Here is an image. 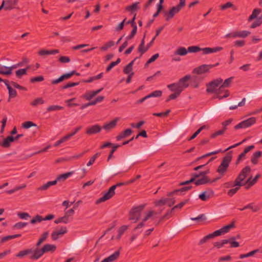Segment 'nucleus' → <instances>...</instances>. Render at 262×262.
<instances>
[{"instance_id": "obj_47", "label": "nucleus", "mask_w": 262, "mask_h": 262, "mask_svg": "<svg viewBox=\"0 0 262 262\" xmlns=\"http://www.w3.org/2000/svg\"><path fill=\"white\" fill-rule=\"evenodd\" d=\"M139 4V2L135 3L133 4L132 5L128 6L126 8V9L128 10L132 11H135L138 8Z\"/></svg>"}, {"instance_id": "obj_43", "label": "nucleus", "mask_w": 262, "mask_h": 262, "mask_svg": "<svg viewBox=\"0 0 262 262\" xmlns=\"http://www.w3.org/2000/svg\"><path fill=\"white\" fill-rule=\"evenodd\" d=\"M54 222L56 224H58L60 223H63L64 224H67L68 223V219L67 217V216L64 215L63 217H60L57 220H56Z\"/></svg>"}, {"instance_id": "obj_17", "label": "nucleus", "mask_w": 262, "mask_h": 262, "mask_svg": "<svg viewBox=\"0 0 262 262\" xmlns=\"http://www.w3.org/2000/svg\"><path fill=\"white\" fill-rule=\"evenodd\" d=\"M5 1V9L10 10L14 8V6L17 4L18 0H4Z\"/></svg>"}, {"instance_id": "obj_30", "label": "nucleus", "mask_w": 262, "mask_h": 262, "mask_svg": "<svg viewBox=\"0 0 262 262\" xmlns=\"http://www.w3.org/2000/svg\"><path fill=\"white\" fill-rule=\"evenodd\" d=\"M0 74L5 75H9L11 74V72L8 67L2 66L0 64Z\"/></svg>"}, {"instance_id": "obj_14", "label": "nucleus", "mask_w": 262, "mask_h": 262, "mask_svg": "<svg viewBox=\"0 0 262 262\" xmlns=\"http://www.w3.org/2000/svg\"><path fill=\"white\" fill-rule=\"evenodd\" d=\"M209 173V170L208 169L204 171L200 172L198 174H194L193 175V178H192L189 181H186L182 182V183H181V185H187V184H189L190 183L194 181L198 178H199L200 177H207L206 174Z\"/></svg>"}, {"instance_id": "obj_11", "label": "nucleus", "mask_w": 262, "mask_h": 262, "mask_svg": "<svg viewBox=\"0 0 262 262\" xmlns=\"http://www.w3.org/2000/svg\"><path fill=\"white\" fill-rule=\"evenodd\" d=\"M80 128H81V127H78L76 128L73 132L67 135L66 136L62 137L61 139H60L59 140L56 142L54 143V146H56V147L58 146L60 144H61L63 142L69 140L71 137L75 135L80 129Z\"/></svg>"}, {"instance_id": "obj_13", "label": "nucleus", "mask_w": 262, "mask_h": 262, "mask_svg": "<svg viewBox=\"0 0 262 262\" xmlns=\"http://www.w3.org/2000/svg\"><path fill=\"white\" fill-rule=\"evenodd\" d=\"M67 230L66 227H61L60 229H56L52 233V237L53 239L56 240L59 236L67 233Z\"/></svg>"}, {"instance_id": "obj_58", "label": "nucleus", "mask_w": 262, "mask_h": 262, "mask_svg": "<svg viewBox=\"0 0 262 262\" xmlns=\"http://www.w3.org/2000/svg\"><path fill=\"white\" fill-rule=\"evenodd\" d=\"M99 154L97 153L93 157H92L91 158L90 161L87 163V166H90L91 165H92L94 163V162H95L97 157L99 156Z\"/></svg>"}, {"instance_id": "obj_4", "label": "nucleus", "mask_w": 262, "mask_h": 262, "mask_svg": "<svg viewBox=\"0 0 262 262\" xmlns=\"http://www.w3.org/2000/svg\"><path fill=\"white\" fill-rule=\"evenodd\" d=\"M251 171V168L249 166H246L243 168L238 175V177L234 182V186H242L245 185L243 181L248 176Z\"/></svg>"}, {"instance_id": "obj_34", "label": "nucleus", "mask_w": 262, "mask_h": 262, "mask_svg": "<svg viewBox=\"0 0 262 262\" xmlns=\"http://www.w3.org/2000/svg\"><path fill=\"white\" fill-rule=\"evenodd\" d=\"M73 173H74V171H72L60 174L57 177V180H58V181L65 180L66 179L68 178L69 177L72 176L73 174Z\"/></svg>"}, {"instance_id": "obj_52", "label": "nucleus", "mask_w": 262, "mask_h": 262, "mask_svg": "<svg viewBox=\"0 0 262 262\" xmlns=\"http://www.w3.org/2000/svg\"><path fill=\"white\" fill-rule=\"evenodd\" d=\"M43 103H44V100L41 98H38L36 99L34 101H33L31 103V104L33 106H36L39 104H43Z\"/></svg>"}, {"instance_id": "obj_29", "label": "nucleus", "mask_w": 262, "mask_h": 262, "mask_svg": "<svg viewBox=\"0 0 262 262\" xmlns=\"http://www.w3.org/2000/svg\"><path fill=\"white\" fill-rule=\"evenodd\" d=\"M101 127L97 125H94L89 128L87 130V133L89 134H93L99 133L101 130Z\"/></svg>"}, {"instance_id": "obj_28", "label": "nucleus", "mask_w": 262, "mask_h": 262, "mask_svg": "<svg viewBox=\"0 0 262 262\" xmlns=\"http://www.w3.org/2000/svg\"><path fill=\"white\" fill-rule=\"evenodd\" d=\"M4 83H5V85H6L8 91H9V94L10 97H14L16 96V91L15 90H13L11 86L8 83V81H4Z\"/></svg>"}, {"instance_id": "obj_63", "label": "nucleus", "mask_w": 262, "mask_h": 262, "mask_svg": "<svg viewBox=\"0 0 262 262\" xmlns=\"http://www.w3.org/2000/svg\"><path fill=\"white\" fill-rule=\"evenodd\" d=\"M241 186H236L235 188L230 189L228 192V195L230 196H232L234 194H235L239 189Z\"/></svg>"}, {"instance_id": "obj_53", "label": "nucleus", "mask_w": 262, "mask_h": 262, "mask_svg": "<svg viewBox=\"0 0 262 262\" xmlns=\"http://www.w3.org/2000/svg\"><path fill=\"white\" fill-rule=\"evenodd\" d=\"M43 220V218L40 215H36L34 219L31 221L32 224H35L36 222H40Z\"/></svg>"}, {"instance_id": "obj_61", "label": "nucleus", "mask_w": 262, "mask_h": 262, "mask_svg": "<svg viewBox=\"0 0 262 262\" xmlns=\"http://www.w3.org/2000/svg\"><path fill=\"white\" fill-rule=\"evenodd\" d=\"M27 225V223L19 222L14 225V227L16 229H21L25 227Z\"/></svg>"}, {"instance_id": "obj_1", "label": "nucleus", "mask_w": 262, "mask_h": 262, "mask_svg": "<svg viewBox=\"0 0 262 262\" xmlns=\"http://www.w3.org/2000/svg\"><path fill=\"white\" fill-rule=\"evenodd\" d=\"M222 81L223 79L220 78L212 80L207 85V91L216 95L219 99H222L223 97L220 96L224 92L222 86Z\"/></svg>"}, {"instance_id": "obj_18", "label": "nucleus", "mask_w": 262, "mask_h": 262, "mask_svg": "<svg viewBox=\"0 0 262 262\" xmlns=\"http://www.w3.org/2000/svg\"><path fill=\"white\" fill-rule=\"evenodd\" d=\"M193 182L196 185H203L210 182V180L208 177H200L196 178Z\"/></svg>"}, {"instance_id": "obj_23", "label": "nucleus", "mask_w": 262, "mask_h": 262, "mask_svg": "<svg viewBox=\"0 0 262 262\" xmlns=\"http://www.w3.org/2000/svg\"><path fill=\"white\" fill-rule=\"evenodd\" d=\"M119 255V252L116 251L108 257L104 258L101 262H113L117 259Z\"/></svg>"}, {"instance_id": "obj_49", "label": "nucleus", "mask_w": 262, "mask_h": 262, "mask_svg": "<svg viewBox=\"0 0 262 262\" xmlns=\"http://www.w3.org/2000/svg\"><path fill=\"white\" fill-rule=\"evenodd\" d=\"M257 251H258L257 250H253L247 254H242L240 255V258L243 259V258H246L248 257L253 256L255 253H256L257 252Z\"/></svg>"}, {"instance_id": "obj_21", "label": "nucleus", "mask_w": 262, "mask_h": 262, "mask_svg": "<svg viewBox=\"0 0 262 262\" xmlns=\"http://www.w3.org/2000/svg\"><path fill=\"white\" fill-rule=\"evenodd\" d=\"M223 50V48L221 47H217L215 48H205L202 49V51H203L204 54H208L212 53H215L219 51H220Z\"/></svg>"}, {"instance_id": "obj_64", "label": "nucleus", "mask_w": 262, "mask_h": 262, "mask_svg": "<svg viewBox=\"0 0 262 262\" xmlns=\"http://www.w3.org/2000/svg\"><path fill=\"white\" fill-rule=\"evenodd\" d=\"M36 126V124H34L32 122L27 121L23 124L24 127L26 128H29L32 126Z\"/></svg>"}, {"instance_id": "obj_15", "label": "nucleus", "mask_w": 262, "mask_h": 262, "mask_svg": "<svg viewBox=\"0 0 262 262\" xmlns=\"http://www.w3.org/2000/svg\"><path fill=\"white\" fill-rule=\"evenodd\" d=\"M76 73L75 71H72L69 73H66L62 75L59 78L56 79L52 80L51 82L53 84H57L63 81L64 79H67L70 78L72 76L75 74Z\"/></svg>"}, {"instance_id": "obj_59", "label": "nucleus", "mask_w": 262, "mask_h": 262, "mask_svg": "<svg viewBox=\"0 0 262 262\" xmlns=\"http://www.w3.org/2000/svg\"><path fill=\"white\" fill-rule=\"evenodd\" d=\"M62 108H63L62 107L58 106V105H51L47 108V110L48 111H56L57 110H61V109H62Z\"/></svg>"}, {"instance_id": "obj_2", "label": "nucleus", "mask_w": 262, "mask_h": 262, "mask_svg": "<svg viewBox=\"0 0 262 262\" xmlns=\"http://www.w3.org/2000/svg\"><path fill=\"white\" fill-rule=\"evenodd\" d=\"M217 64H202L195 68L192 71V73L195 75L193 76V78H195V80H203L204 74L208 72L210 69Z\"/></svg>"}, {"instance_id": "obj_5", "label": "nucleus", "mask_w": 262, "mask_h": 262, "mask_svg": "<svg viewBox=\"0 0 262 262\" xmlns=\"http://www.w3.org/2000/svg\"><path fill=\"white\" fill-rule=\"evenodd\" d=\"M56 246L53 245L46 244L42 248H35V251L33 257L39 259L45 253L49 251H54Z\"/></svg>"}, {"instance_id": "obj_26", "label": "nucleus", "mask_w": 262, "mask_h": 262, "mask_svg": "<svg viewBox=\"0 0 262 262\" xmlns=\"http://www.w3.org/2000/svg\"><path fill=\"white\" fill-rule=\"evenodd\" d=\"M14 138L12 136H8L4 140L3 142L1 144L2 146L5 147H8L10 146V143L13 142Z\"/></svg>"}, {"instance_id": "obj_16", "label": "nucleus", "mask_w": 262, "mask_h": 262, "mask_svg": "<svg viewBox=\"0 0 262 262\" xmlns=\"http://www.w3.org/2000/svg\"><path fill=\"white\" fill-rule=\"evenodd\" d=\"M161 95H162V92L161 91H155L153 92L152 93L149 94V95H147L146 96L144 97V98L140 99L138 101V103H141L148 98H150L151 97H158L161 96Z\"/></svg>"}, {"instance_id": "obj_3", "label": "nucleus", "mask_w": 262, "mask_h": 262, "mask_svg": "<svg viewBox=\"0 0 262 262\" xmlns=\"http://www.w3.org/2000/svg\"><path fill=\"white\" fill-rule=\"evenodd\" d=\"M190 78L191 76L189 75H187L181 78L178 82L169 84L167 87H174L181 93L184 89L189 86L188 81Z\"/></svg>"}, {"instance_id": "obj_39", "label": "nucleus", "mask_w": 262, "mask_h": 262, "mask_svg": "<svg viewBox=\"0 0 262 262\" xmlns=\"http://www.w3.org/2000/svg\"><path fill=\"white\" fill-rule=\"evenodd\" d=\"M234 226V224L233 223H231L229 225L225 226L221 228V230L222 231L223 234H225L229 232L230 229L233 228Z\"/></svg>"}, {"instance_id": "obj_19", "label": "nucleus", "mask_w": 262, "mask_h": 262, "mask_svg": "<svg viewBox=\"0 0 262 262\" xmlns=\"http://www.w3.org/2000/svg\"><path fill=\"white\" fill-rule=\"evenodd\" d=\"M181 9L177 6L173 7L168 12H165L167 15V19L172 18L175 14L178 13Z\"/></svg>"}, {"instance_id": "obj_41", "label": "nucleus", "mask_w": 262, "mask_h": 262, "mask_svg": "<svg viewBox=\"0 0 262 262\" xmlns=\"http://www.w3.org/2000/svg\"><path fill=\"white\" fill-rule=\"evenodd\" d=\"M190 220L192 221H194L197 222H199L201 221H205L206 220V217L205 215L203 214H200L196 217H191Z\"/></svg>"}, {"instance_id": "obj_48", "label": "nucleus", "mask_w": 262, "mask_h": 262, "mask_svg": "<svg viewBox=\"0 0 262 262\" xmlns=\"http://www.w3.org/2000/svg\"><path fill=\"white\" fill-rule=\"evenodd\" d=\"M27 74V69H19L16 71V75L17 77H20L23 75H26Z\"/></svg>"}, {"instance_id": "obj_20", "label": "nucleus", "mask_w": 262, "mask_h": 262, "mask_svg": "<svg viewBox=\"0 0 262 262\" xmlns=\"http://www.w3.org/2000/svg\"><path fill=\"white\" fill-rule=\"evenodd\" d=\"M120 120L119 118H116L113 121L105 124L103 126V128L106 130H110L113 128L116 125L117 122Z\"/></svg>"}, {"instance_id": "obj_57", "label": "nucleus", "mask_w": 262, "mask_h": 262, "mask_svg": "<svg viewBox=\"0 0 262 262\" xmlns=\"http://www.w3.org/2000/svg\"><path fill=\"white\" fill-rule=\"evenodd\" d=\"M250 34V32L247 31H239V37L245 38Z\"/></svg>"}, {"instance_id": "obj_45", "label": "nucleus", "mask_w": 262, "mask_h": 262, "mask_svg": "<svg viewBox=\"0 0 262 262\" xmlns=\"http://www.w3.org/2000/svg\"><path fill=\"white\" fill-rule=\"evenodd\" d=\"M232 77H230L225 80L224 82H222V86L223 90L227 87H228L231 82Z\"/></svg>"}, {"instance_id": "obj_46", "label": "nucleus", "mask_w": 262, "mask_h": 262, "mask_svg": "<svg viewBox=\"0 0 262 262\" xmlns=\"http://www.w3.org/2000/svg\"><path fill=\"white\" fill-rule=\"evenodd\" d=\"M200 50H202V49H201L199 47L196 46L189 47L187 50L188 52L190 53H195Z\"/></svg>"}, {"instance_id": "obj_32", "label": "nucleus", "mask_w": 262, "mask_h": 262, "mask_svg": "<svg viewBox=\"0 0 262 262\" xmlns=\"http://www.w3.org/2000/svg\"><path fill=\"white\" fill-rule=\"evenodd\" d=\"M212 193V191H204L201 193L199 197L202 201H206L210 196V194Z\"/></svg>"}, {"instance_id": "obj_33", "label": "nucleus", "mask_w": 262, "mask_h": 262, "mask_svg": "<svg viewBox=\"0 0 262 262\" xmlns=\"http://www.w3.org/2000/svg\"><path fill=\"white\" fill-rule=\"evenodd\" d=\"M176 192L175 191H173V192H169L167 195L169 197L168 198H167V202L166 203H167V204L169 206H172L173 204H174L175 203V201L172 198L173 195L174 194H175Z\"/></svg>"}, {"instance_id": "obj_27", "label": "nucleus", "mask_w": 262, "mask_h": 262, "mask_svg": "<svg viewBox=\"0 0 262 262\" xmlns=\"http://www.w3.org/2000/svg\"><path fill=\"white\" fill-rule=\"evenodd\" d=\"M188 53L187 50L184 47H180L178 48V49L174 52V55L176 56L177 55L180 56H184L186 55Z\"/></svg>"}, {"instance_id": "obj_60", "label": "nucleus", "mask_w": 262, "mask_h": 262, "mask_svg": "<svg viewBox=\"0 0 262 262\" xmlns=\"http://www.w3.org/2000/svg\"><path fill=\"white\" fill-rule=\"evenodd\" d=\"M261 17H259L252 24L251 27L252 28H255L256 27L259 26L261 24Z\"/></svg>"}, {"instance_id": "obj_51", "label": "nucleus", "mask_w": 262, "mask_h": 262, "mask_svg": "<svg viewBox=\"0 0 262 262\" xmlns=\"http://www.w3.org/2000/svg\"><path fill=\"white\" fill-rule=\"evenodd\" d=\"M137 31V26H134V27H133V29L130 33V34L126 37V40L131 39L134 36L135 34L136 33Z\"/></svg>"}, {"instance_id": "obj_44", "label": "nucleus", "mask_w": 262, "mask_h": 262, "mask_svg": "<svg viewBox=\"0 0 262 262\" xmlns=\"http://www.w3.org/2000/svg\"><path fill=\"white\" fill-rule=\"evenodd\" d=\"M229 240L228 239H224L222 241V242H216L214 243V246L218 248H221L224 245L226 244L229 243Z\"/></svg>"}, {"instance_id": "obj_10", "label": "nucleus", "mask_w": 262, "mask_h": 262, "mask_svg": "<svg viewBox=\"0 0 262 262\" xmlns=\"http://www.w3.org/2000/svg\"><path fill=\"white\" fill-rule=\"evenodd\" d=\"M35 249H27L25 250L20 251L18 253L16 256L19 258H23L28 254H30V258L33 260H36L37 258H34V255L35 254Z\"/></svg>"}, {"instance_id": "obj_56", "label": "nucleus", "mask_w": 262, "mask_h": 262, "mask_svg": "<svg viewBox=\"0 0 262 262\" xmlns=\"http://www.w3.org/2000/svg\"><path fill=\"white\" fill-rule=\"evenodd\" d=\"M114 45V42L113 41H111L106 43L105 45L101 47V50L103 51H106L107 50L108 48L111 47L112 46Z\"/></svg>"}, {"instance_id": "obj_40", "label": "nucleus", "mask_w": 262, "mask_h": 262, "mask_svg": "<svg viewBox=\"0 0 262 262\" xmlns=\"http://www.w3.org/2000/svg\"><path fill=\"white\" fill-rule=\"evenodd\" d=\"M260 10L259 9H254L253 11L252 14L249 17V20H251L256 18L258 16V15H259V14L260 13Z\"/></svg>"}, {"instance_id": "obj_55", "label": "nucleus", "mask_w": 262, "mask_h": 262, "mask_svg": "<svg viewBox=\"0 0 262 262\" xmlns=\"http://www.w3.org/2000/svg\"><path fill=\"white\" fill-rule=\"evenodd\" d=\"M167 202V199H162L161 200L156 201L155 202V205L157 206L164 205H165Z\"/></svg>"}, {"instance_id": "obj_22", "label": "nucleus", "mask_w": 262, "mask_h": 262, "mask_svg": "<svg viewBox=\"0 0 262 262\" xmlns=\"http://www.w3.org/2000/svg\"><path fill=\"white\" fill-rule=\"evenodd\" d=\"M119 255V252L116 251L108 257L104 258L101 262H113L117 259Z\"/></svg>"}, {"instance_id": "obj_36", "label": "nucleus", "mask_w": 262, "mask_h": 262, "mask_svg": "<svg viewBox=\"0 0 262 262\" xmlns=\"http://www.w3.org/2000/svg\"><path fill=\"white\" fill-rule=\"evenodd\" d=\"M261 151H257L254 153L251 158L252 163L254 164H256L257 163V159L261 156Z\"/></svg>"}, {"instance_id": "obj_37", "label": "nucleus", "mask_w": 262, "mask_h": 262, "mask_svg": "<svg viewBox=\"0 0 262 262\" xmlns=\"http://www.w3.org/2000/svg\"><path fill=\"white\" fill-rule=\"evenodd\" d=\"M58 52H59V50H51V51L42 50L39 52V54L41 55H43L55 54L56 53H58Z\"/></svg>"}, {"instance_id": "obj_7", "label": "nucleus", "mask_w": 262, "mask_h": 262, "mask_svg": "<svg viewBox=\"0 0 262 262\" xmlns=\"http://www.w3.org/2000/svg\"><path fill=\"white\" fill-rule=\"evenodd\" d=\"M155 214V212L153 210H150L148 211L145 212L142 218L141 219V223L138 225L136 229L143 227L146 222L152 219L154 215Z\"/></svg>"}, {"instance_id": "obj_35", "label": "nucleus", "mask_w": 262, "mask_h": 262, "mask_svg": "<svg viewBox=\"0 0 262 262\" xmlns=\"http://www.w3.org/2000/svg\"><path fill=\"white\" fill-rule=\"evenodd\" d=\"M96 95L95 94L94 91H88L83 96L87 100H91Z\"/></svg>"}, {"instance_id": "obj_50", "label": "nucleus", "mask_w": 262, "mask_h": 262, "mask_svg": "<svg viewBox=\"0 0 262 262\" xmlns=\"http://www.w3.org/2000/svg\"><path fill=\"white\" fill-rule=\"evenodd\" d=\"M128 228V226H122L119 230V234L117 236V238L118 239H119L120 238V236L122 234L124 233V232Z\"/></svg>"}, {"instance_id": "obj_62", "label": "nucleus", "mask_w": 262, "mask_h": 262, "mask_svg": "<svg viewBox=\"0 0 262 262\" xmlns=\"http://www.w3.org/2000/svg\"><path fill=\"white\" fill-rule=\"evenodd\" d=\"M159 56V54H156L153 55L147 62L146 65L155 61Z\"/></svg>"}, {"instance_id": "obj_12", "label": "nucleus", "mask_w": 262, "mask_h": 262, "mask_svg": "<svg viewBox=\"0 0 262 262\" xmlns=\"http://www.w3.org/2000/svg\"><path fill=\"white\" fill-rule=\"evenodd\" d=\"M229 160L226 158H224L219 166L217 171L222 176H223L227 170L229 166Z\"/></svg>"}, {"instance_id": "obj_8", "label": "nucleus", "mask_w": 262, "mask_h": 262, "mask_svg": "<svg viewBox=\"0 0 262 262\" xmlns=\"http://www.w3.org/2000/svg\"><path fill=\"white\" fill-rule=\"evenodd\" d=\"M255 122V118L254 117L250 118L238 123L235 126V129L246 128L250 127Z\"/></svg>"}, {"instance_id": "obj_31", "label": "nucleus", "mask_w": 262, "mask_h": 262, "mask_svg": "<svg viewBox=\"0 0 262 262\" xmlns=\"http://www.w3.org/2000/svg\"><path fill=\"white\" fill-rule=\"evenodd\" d=\"M132 133V129L128 128L122 132L120 135L117 137V140H120L122 138H125L130 135Z\"/></svg>"}, {"instance_id": "obj_6", "label": "nucleus", "mask_w": 262, "mask_h": 262, "mask_svg": "<svg viewBox=\"0 0 262 262\" xmlns=\"http://www.w3.org/2000/svg\"><path fill=\"white\" fill-rule=\"evenodd\" d=\"M144 207L145 205H141L133 208L129 212V219L133 221L135 223L137 222L139 220L140 212Z\"/></svg>"}, {"instance_id": "obj_54", "label": "nucleus", "mask_w": 262, "mask_h": 262, "mask_svg": "<svg viewBox=\"0 0 262 262\" xmlns=\"http://www.w3.org/2000/svg\"><path fill=\"white\" fill-rule=\"evenodd\" d=\"M149 47L150 46H148V45H147V47H145L144 46H142V45L140 44L138 48V51L141 54H143L145 52Z\"/></svg>"}, {"instance_id": "obj_24", "label": "nucleus", "mask_w": 262, "mask_h": 262, "mask_svg": "<svg viewBox=\"0 0 262 262\" xmlns=\"http://www.w3.org/2000/svg\"><path fill=\"white\" fill-rule=\"evenodd\" d=\"M168 88L171 91L173 92V93L171 94L169 96V98L168 99L167 101H168L170 99H176L181 94V92L180 91H179L178 90H177V89H176V88L174 87H168Z\"/></svg>"}, {"instance_id": "obj_9", "label": "nucleus", "mask_w": 262, "mask_h": 262, "mask_svg": "<svg viewBox=\"0 0 262 262\" xmlns=\"http://www.w3.org/2000/svg\"><path fill=\"white\" fill-rule=\"evenodd\" d=\"M116 188V186H112L108 190V191L106 192L103 196L100 198L99 200H98L96 202V203H99L102 202H104L110 198H111L115 194V190Z\"/></svg>"}, {"instance_id": "obj_38", "label": "nucleus", "mask_w": 262, "mask_h": 262, "mask_svg": "<svg viewBox=\"0 0 262 262\" xmlns=\"http://www.w3.org/2000/svg\"><path fill=\"white\" fill-rule=\"evenodd\" d=\"M254 148V145H250L248 146L247 148H245V150L243 152H242L238 157V160H241L243 158H244L245 156V155L249 152L250 150L253 149Z\"/></svg>"}, {"instance_id": "obj_25", "label": "nucleus", "mask_w": 262, "mask_h": 262, "mask_svg": "<svg viewBox=\"0 0 262 262\" xmlns=\"http://www.w3.org/2000/svg\"><path fill=\"white\" fill-rule=\"evenodd\" d=\"M135 60L130 62L128 65H127L124 69V72L126 74L128 75H133L134 72H133V66L134 64V62L135 61Z\"/></svg>"}, {"instance_id": "obj_42", "label": "nucleus", "mask_w": 262, "mask_h": 262, "mask_svg": "<svg viewBox=\"0 0 262 262\" xmlns=\"http://www.w3.org/2000/svg\"><path fill=\"white\" fill-rule=\"evenodd\" d=\"M48 232H46L42 235L41 238L39 239L38 242L36 244V246L39 247L47 238L48 236Z\"/></svg>"}]
</instances>
